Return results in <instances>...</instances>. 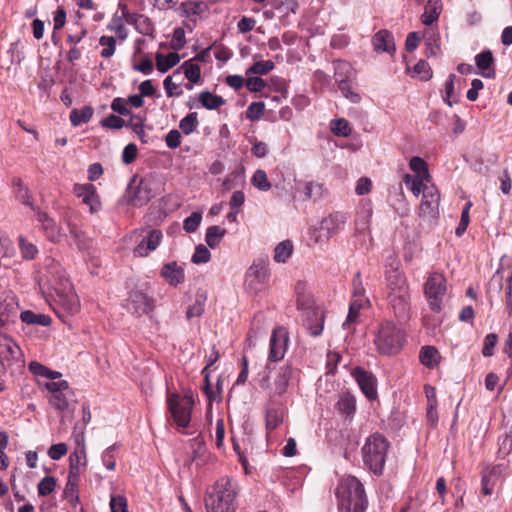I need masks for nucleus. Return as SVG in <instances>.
Masks as SVG:
<instances>
[{
    "label": "nucleus",
    "instance_id": "24",
    "mask_svg": "<svg viewBox=\"0 0 512 512\" xmlns=\"http://www.w3.org/2000/svg\"><path fill=\"white\" fill-rule=\"evenodd\" d=\"M20 355V347L7 335H0V363L10 362Z\"/></svg>",
    "mask_w": 512,
    "mask_h": 512
},
{
    "label": "nucleus",
    "instance_id": "50",
    "mask_svg": "<svg viewBox=\"0 0 512 512\" xmlns=\"http://www.w3.org/2000/svg\"><path fill=\"white\" fill-rule=\"evenodd\" d=\"M365 306L366 305L361 304L359 302L351 301L349 305L348 315L346 317L345 322L343 323L344 329H351V325L356 323L358 320L360 310Z\"/></svg>",
    "mask_w": 512,
    "mask_h": 512
},
{
    "label": "nucleus",
    "instance_id": "17",
    "mask_svg": "<svg viewBox=\"0 0 512 512\" xmlns=\"http://www.w3.org/2000/svg\"><path fill=\"white\" fill-rule=\"evenodd\" d=\"M386 300L397 319L405 321L410 318V291L386 296Z\"/></svg>",
    "mask_w": 512,
    "mask_h": 512
},
{
    "label": "nucleus",
    "instance_id": "13",
    "mask_svg": "<svg viewBox=\"0 0 512 512\" xmlns=\"http://www.w3.org/2000/svg\"><path fill=\"white\" fill-rule=\"evenodd\" d=\"M127 308L137 316L148 314L154 309V299L142 291H131L127 300Z\"/></svg>",
    "mask_w": 512,
    "mask_h": 512
},
{
    "label": "nucleus",
    "instance_id": "59",
    "mask_svg": "<svg viewBox=\"0 0 512 512\" xmlns=\"http://www.w3.org/2000/svg\"><path fill=\"white\" fill-rule=\"evenodd\" d=\"M117 449V444H113L109 446L103 453H102V462L103 465L110 471H113L116 467V460H115V452Z\"/></svg>",
    "mask_w": 512,
    "mask_h": 512
},
{
    "label": "nucleus",
    "instance_id": "22",
    "mask_svg": "<svg viewBox=\"0 0 512 512\" xmlns=\"http://www.w3.org/2000/svg\"><path fill=\"white\" fill-rule=\"evenodd\" d=\"M372 46L377 53L394 54L396 51L394 37L388 30L378 31L372 38Z\"/></svg>",
    "mask_w": 512,
    "mask_h": 512
},
{
    "label": "nucleus",
    "instance_id": "5",
    "mask_svg": "<svg viewBox=\"0 0 512 512\" xmlns=\"http://www.w3.org/2000/svg\"><path fill=\"white\" fill-rule=\"evenodd\" d=\"M389 448L387 439L379 434L370 435L362 448L364 464L376 475H381Z\"/></svg>",
    "mask_w": 512,
    "mask_h": 512
},
{
    "label": "nucleus",
    "instance_id": "3",
    "mask_svg": "<svg viewBox=\"0 0 512 512\" xmlns=\"http://www.w3.org/2000/svg\"><path fill=\"white\" fill-rule=\"evenodd\" d=\"M237 485L228 478L219 479L205 496L207 512H235Z\"/></svg>",
    "mask_w": 512,
    "mask_h": 512
},
{
    "label": "nucleus",
    "instance_id": "7",
    "mask_svg": "<svg viewBox=\"0 0 512 512\" xmlns=\"http://www.w3.org/2000/svg\"><path fill=\"white\" fill-rule=\"evenodd\" d=\"M447 293V281L443 274L432 272L424 284V295L429 308L435 312L442 311L443 301Z\"/></svg>",
    "mask_w": 512,
    "mask_h": 512
},
{
    "label": "nucleus",
    "instance_id": "30",
    "mask_svg": "<svg viewBox=\"0 0 512 512\" xmlns=\"http://www.w3.org/2000/svg\"><path fill=\"white\" fill-rule=\"evenodd\" d=\"M301 192L304 195V200H319L324 193V188L321 183L315 181H307L301 183Z\"/></svg>",
    "mask_w": 512,
    "mask_h": 512
},
{
    "label": "nucleus",
    "instance_id": "1",
    "mask_svg": "<svg viewBox=\"0 0 512 512\" xmlns=\"http://www.w3.org/2000/svg\"><path fill=\"white\" fill-rule=\"evenodd\" d=\"M47 281L56 294L54 301L58 308L55 309V312L59 317L75 315L80 311L79 298L60 264L53 263L48 268Z\"/></svg>",
    "mask_w": 512,
    "mask_h": 512
},
{
    "label": "nucleus",
    "instance_id": "26",
    "mask_svg": "<svg viewBox=\"0 0 512 512\" xmlns=\"http://www.w3.org/2000/svg\"><path fill=\"white\" fill-rule=\"evenodd\" d=\"M189 80L191 83H198L201 77V69L198 64L193 63L192 61H185L179 68H177L173 72V76L175 78L180 79L181 75Z\"/></svg>",
    "mask_w": 512,
    "mask_h": 512
},
{
    "label": "nucleus",
    "instance_id": "44",
    "mask_svg": "<svg viewBox=\"0 0 512 512\" xmlns=\"http://www.w3.org/2000/svg\"><path fill=\"white\" fill-rule=\"evenodd\" d=\"M330 130L335 136L348 137L352 133L349 122L344 118H336L330 121Z\"/></svg>",
    "mask_w": 512,
    "mask_h": 512
},
{
    "label": "nucleus",
    "instance_id": "48",
    "mask_svg": "<svg viewBox=\"0 0 512 512\" xmlns=\"http://www.w3.org/2000/svg\"><path fill=\"white\" fill-rule=\"evenodd\" d=\"M198 125L199 121L197 113L191 112L180 120L179 128L185 135H189L196 130Z\"/></svg>",
    "mask_w": 512,
    "mask_h": 512
},
{
    "label": "nucleus",
    "instance_id": "63",
    "mask_svg": "<svg viewBox=\"0 0 512 512\" xmlns=\"http://www.w3.org/2000/svg\"><path fill=\"white\" fill-rule=\"evenodd\" d=\"M264 108L263 102H253L247 108L246 117L251 121L260 119L264 113Z\"/></svg>",
    "mask_w": 512,
    "mask_h": 512
},
{
    "label": "nucleus",
    "instance_id": "21",
    "mask_svg": "<svg viewBox=\"0 0 512 512\" xmlns=\"http://www.w3.org/2000/svg\"><path fill=\"white\" fill-rule=\"evenodd\" d=\"M162 240L160 230H151L148 235L134 248V255L137 257H145L149 252L154 251Z\"/></svg>",
    "mask_w": 512,
    "mask_h": 512
},
{
    "label": "nucleus",
    "instance_id": "55",
    "mask_svg": "<svg viewBox=\"0 0 512 512\" xmlns=\"http://www.w3.org/2000/svg\"><path fill=\"white\" fill-rule=\"evenodd\" d=\"M184 11L188 16L191 15H203L206 13L208 6L204 2L199 1H188L184 5Z\"/></svg>",
    "mask_w": 512,
    "mask_h": 512
},
{
    "label": "nucleus",
    "instance_id": "43",
    "mask_svg": "<svg viewBox=\"0 0 512 512\" xmlns=\"http://www.w3.org/2000/svg\"><path fill=\"white\" fill-rule=\"evenodd\" d=\"M361 304L367 305L369 300L365 296V289L363 287L361 273L358 271L353 277V293L352 300Z\"/></svg>",
    "mask_w": 512,
    "mask_h": 512
},
{
    "label": "nucleus",
    "instance_id": "25",
    "mask_svg": "<svg viewBox=\"0 0 512 512\" xmlns=\"http://www.w3.org/2000/svg\"><path fill=\"white\" fill-rule=\"evenodd\" d=\"M475 62L480 70V74L485 78H494L495 69L493 67L494 58L489 50L483 51L476 55Z\"/></svg>",
    "mask_w": 512,
    "mask_h": 512
},
{
    "label": "nucleus",
    "instance_id": "32",
    "mask_svg": "<svg viewBox=\"0 0 512 512\" xmlns=\"http://www.w3.org/2000/svg\"><path fill=\"white\" fill-rule=\"evenodd\" d=\"M20 319L28 325H39L44 327L49 326L52 321L49 315L37 314L30 310L22 311Z\"/></svg>",
    "mask_w": 512,
    "mask_h": 512
},
{
    "label": "nucleus",
    "instance_id": "56",
    "mask_svg": "<svg viewBox=\"0 0 512 512\" xmlns=\"http://www.w3.org/2000/svg\"><path fill=\"white\" fill-rule=\"evenodd\" d=\"M126 127L131 128L138 135L142 142H146L144 140V119L142 117L131 115L129 122L126 124Z\"/></svg>",
    "mask_w": 512,
    "mask_h": 512
},
{
    "label": "nucleus",
    "instance_id": "4",
    "mask_svg": "<svg viewBox=\"0 0 512 512\" xmlns=\"http://www.w3.org/2000/svg\"><path fill=\"white\" fill-rule=\"evenodd\" d=\"M405 333L391 321H383L379 324L374 337V344L379 353L383 355H395L403 347Z\"/></svg>",
    "mask_w": 512,
    "mask_h": 512
},
{
    "label": "nucleus",
    "instance_id": "31",
    "mask_svg": "<svg viewBox=\"0 0 512 512\" xmlns=\"http://www.w3.org/2000/svg\"><path fill=\"white\" fill-rule=\"evenodd\" d=\"M292 372L293 370L290 366H283L280 368L274 381L275 394L282 395L286 392Z\"/></svg>",
    "mask_w": 512,
    "mask_h": 512
},
{
    "label": "nucleus",
    "instance_id": "10",
    "mask_svg": "<svg viewBox=\"0 0 512 512\" xmlns=\"http://www.w3.org/2000/svg\"><path fill=\"white\" fill-rule=\"evenodd\" d=\"M289 342V333L283 326L273 329L269 341L268 360L277 362L284 358Z\"/></svg>",
    "mask_w": 512,
    "mask_h": 512
},
{
    "label": "nucleus",
    "instance_id": "15",
    "mask_svg": "<svg viewBox=\"0 0 512 512\" xmlns=\"http://www.w3.org/2000/svg\"><path fill=\"white\" fill-rule=\"evenodd\" d=\"M352 375L363 394L369 400H374L377 398V379L372 373L357 367L353 370Z\"/></svg>",
    "mask_w": 512,
    "mask_h": 512
},
{
    "label": "nucleus",
    "instance_id": "34",
    "mask_svg": "<svg viewBox=\"0 0 512 512\" xmlns=\"http://www.w3.org/2000/svg\"><path fill=\"white\" fill-rule=\"evenodd\" d=\"M419 358L424 366L434 368L439 362L440 355L435 347L424 346L420 350Z\"/></svg>",
    "mask_w": 512,
    "mask_h": 512
},
{
    "label": "nucleus",
    "instance_id": "14",
    "mask_svg": "<svg viewBox=\"0 0 512 512\" xmlns=\"http://www.w3.org/2000/svg\"><path fill=\"white\" fill-rule=\"evenodd\" d=\"M423 199L420 204V215L434 217L438 212L440 194L433 184L424 186Z\"/></svg>",
    "mask_w": 512,
    "mask_h": 512
},
{
    "label": "nucleus",
    "instance_id": "57",
    "mask_svg": "<svg viewBox=\"0 0 512 512\" xmlns=\"http://www.w3.org/2000/svg\"><path fill=\"white\" fill-rule=\"evenodd\" d=\"M55 487V478L52 476H46L37 485L38 494L40 496H47L54 491Z\"/></svg>",
    "mask_w": 512,
    "mask_h": 512
},
{
    "label": "nucleus",
    "instance_id": "6",
    "mask_svg": "<svg viewBox=\"0 0 512 512\" xmlns=\"http://www.w3.org/2000/svg\"><path fill=\"white\" fill-rule=\"evenodd\" d=\"M346 217L341 213L329 214L309 230V239L314 245H326L329 240L343 230Z\"/></svg>",
    "mask_w": 512,
    "mask_h": 512
},
{
    "label": "nucleus",
    "instance_id": "16",
    "mask_svg": "<svg viewBox=\"0 0 512 512\" xmlns=\"http://www.w3.org/2000/svg\"><path fill=\"white\" fill-rule=\"evenodd\" d=\"M73 192L85 205L89 207L91 213H96L100 210L101 202L94 185L89 183L75 184Z\"/></svg>",
    "mask_w": 512,
    "mask_h": 512
},
{
    "label": "nucleus",
    "instance_id": "54",
    "mask_svg": "<svg viewBox=\"0 0 512 512\" xmlns=\"http://www.w3.org/2000/svg\"><path fill=\"white\" fill-rule=\"evenodd\" d=\"M409 167L412 171L417 173V175H421L423 178L430 179L427 164L421 157H412L409 162Z\"/></svg>",
    "mask_w": 512,
    "mask_h": 512
},
{
    "label": "nucleus",
    "instance_id": "39",
    "mask_svg": "<svg viewBox=\"0 0 512 512\" xmlns=\"http://www.w3.org/2000/svg\"><path fill=\"white\" fill-rule=\"evenodd\" d=\"M28 368L34 375L45 377L51 380L59 379L62 376L60 372L51 370L36 361L30 362Z\"/></svg>",
    "mask_w": 512,
    "mask_h": 512
},
{
    "label": "nucleus",
    "instance_id": "27",
    "mask_svg": "<svg viewBox=\"0 0 512 512\" xmlns=\"http://www.w3.org/2000/svg\"><path fill=\"white\" fill-rule=\"evenodd\" d=\"M86 464V451L84 445L72 452L69 456V472L70 475L80 476Z\"/></svg>",
    "mask_w": 512,
    "mask_h": 512
},
{
    "label": "nucleus",
    "instance_id": "11",
    "mask_svg": "<svg viewBox=\"0 0 512 512\" xmlns=\"http://www.w3.org/2000/svg\"><path fill=\"white\" fill-rule=\"evenodd\" d=\"M299 311L302 313L303 324L309 334L319 336L324 327V311L315 304L299 309Z\"/></svg>",
    "mask_w": 512,
    "mask_h": 512
},
{
    "label": "nucleus",
    "instance_id": "37",
    "mask_svg": "<svg viewBox=\"0 0 512 512\" xmlns=\"http://www.w3.org/2000/svg\"><path fill=\"white\" fill-rule=\"evenodd\" d=\"M155 59L157 69L162 73L168 71L180 62V56L175 52H171L166 56L161 53H157Z\"/></svg>",
    "mask_w": 512,
    "mask_h": 512
},
{
    "label": "nucleus",
    "instance_id": "46",
    "mask_svg": "<svg viewBox=\"0 0 512 512\" xmlns=\"http://www.w3.org/2000/svg\"><path fill=\"white\" fill-rule=\"evenodd\" d=\"M78 483H79V476L68 474L67 483H66V486L64 489V496L73 505L79 500L78 494H77Z\"/></svg>",
    "mask_w": 512,
    "mask_h": 512
},
{
    "label": "nucleus",
    "instance_id": "45",
    "mask_svg": "<svg viewBox=\"0 0 512 512\" xmlns=\"http://www.w3.org/2000/svg\"><path fill=\"white\" fill-rule=\"evenodd\" d=\"M205 302L206 294L198 292L196 294L194 303L187 309L186 318L190 320L194 317L201 316L204 312Z\"/></svg>",
    "mask_w": 512,
    "mask_h": 512
},
{
    "label": "nucleus",
    "instance_id": "61",
    "mask_svg": "<svg viewBox=\"0 0 512 512\" xmlns=\"http://www.w3.org/2000/svg\"><path fill=\"white\" fill-rule=\"evenodd\" d=\"M496 475V468H493L488 474H483L481 478V492L484 495H491L494 490L495 483L492 478Z\"/></svg>",
    "mask_w": 512,
    "mask_h": 512
},
{
    "label": "nucleus",
    "instance_id": "47",
    "mask_svg": "<svg viewBox=\"0 0 512 512\" xmlns=\"http://www.w3.org/2000/svg\"><path fill=\"white\" fill-rule=\"evenodd\" d=\"M19 250L21 256L26 260H32L38 254L37 246L23 236L19 237Z\"/></svg>",
    "mask_w": 512,
    "mask_h": 512
},
{
    "label": "nucleus",
    "instance_id": "41",
    "mask_svg": "<svg viewBox=\"0 0 512 512\" xmlns=\"http://www.w3.org/2000/svg\"><path fill=\"white\" fill-rule=\"evenodd\" d=\"M336 408L341 414H353L356 408L355 398L349 393H343L336 403Z\"/></svg>",
    "mask_w": 512,
    "mask_h": 512
},
{
    "label": "nucleus",
    "instance_id": "62",
    "mask_svg": "<svg viewBox=\"0 0 512 512\" xmlns=\"http://www.w3.org/2000/svg\"><path fill=\"white\" fill-rule=\"evenodd\" d=\"M211 258L208 248L202 244L198 245L192 256V262L195 264L207 263Z\"/></svg>",
    "mask_w": 512,
    "mask_h": 512
},
{
    "label": "nucleus",
    "instance_id": "20",
    "mask_svg": "<svg viewBox=\"0 0 512 512\" xmlns=\"http://www.w3.org/2000/svg\"><path fill=\"white\" fill-rule=\"evenodd\" d=\"M160 275L173 287H177L185 281L184 269L176 261L164 264L161 268Z\"/></svg>",
    "mask_w": 512,
    "mask_h": 512
},
{
    "label": "nucleus",
    "instance_id": "8",
    "mask_svg": "<svg viewBox=\"0 0 512 512\" xmlns=\"http://www.w3.org/2000/svg\"><path fill=\"white\" fill-rule=\"evenodd\" d=\"M193 406L194 401L191 395L172 394L168 398V408L173 421L181 428L188 427Z\"/></svg>",
    "mask_w": 512,
    "mask_h": 512
},
{
    "label": "nucleus",
    "instance_id": "52",
    "mask_svg": "<svg viewBox=\"0 0 512 512\" xmlns=\"http://www.w3.org/2000/svg\"><path fill=\"white\" fill-rule=\"evenodd\" d=\"M275 65L271 60L257 61L246 72L247 75H266L274 69Z\"/></svg>",
    "mask_w": 512,
    "mask_h": 512
},
{
    "label": "nucleus",
    "instance_id": "51",
    "mask_svg": "<svg viewBox=\"0 0 512 512\" xmlns=\"http://www.w3.org/2000/svg\"><path fill=\"white\" fill-rule=\"evenodd\" d=\"M411 76L418 77L422 81H428L432 78V70L430 65L426 61L420 60L414 66Z\"/></svg>",
    "mask_w": 512,
    "mask_h": 512
},
{
    "label": "nucleus",
    "instance_id": "58",
    "mask_svg": "<svg viewBox=\"0 0 512 512\" xmlns=\"http://www.w3.org/2000/svg\"><path fill=\"white\" fill-rule=\"evenodd\" d=\"M173 78L175 77L172 75L164 79L163 85L165 93L168 97H179L182 95L183 91L180 88V83L173 82Z\"/></svg>",
    "mask_w": 512,
    "mask_h": 512
},
{
    "label": "nucleus",
    "instance_id": "36",
    "mask_svg": "<svg viewBox=\"0 0 512 512\" xmlns=\"http://www.w3.org/2000/svg\"><path fill=\"white\" fill-rule=\"evenodd\" d=\"M294 250L292 241L284 240L280 242L274 249L273 259L277 263H286L291 257Z\"/></svg>",
    "mask_w": 512,
    "mask_h": 512
},
{
    "label": "nucleus",
    "instance_id": "2",
    "mask_svg": "<svg viewBox=\"0 0 512 512\" xmlns=\"http://www.w3.org/2000/svg\"><path fill=\"white\" fill-rule=\"evenodd\" d=\"M340 512H365L368 500L362 483L354 476H345L336 488Z\"/></svg>",
    "mask_w": 512,
    "mask_h": 512
},
{
    "label": "nucleus",
    "instance_id": "28",
    "mask_svg": "<svg viewBox=\"0 0 512 512\" xmlns=\"http://www.w3.org/2000/svg\"><path fill=\"white\" fill-rule=\"evenodd\" d=\"M403 181L406 187L415 195L419 196L421 192H424V186L429 185V178H423L421 175H410L405 174Z\"/></svg>",
    "mask_w": 512,
    "mask_h": 512
},
{
    "label": "nucleus",
    "instance_id": "53",
    "mask_svg": "<svg viewBox=\"0 0 512 512\" xmlns=\"http://www.w3.org/2000/svg\"><path fill=\"white\" fill-rule=\"evenodd\" d=\"M99 44L103 46L101 51V56L103 58H110L115 53L116 49V40L111 36H101L99 39Z\"/></svg>",
    "mask_w": 512,
    "mask_h": 512
},
{
    "label": "nucleus",
    "instance_id": "29",
    "mask_svg": "<svg viewBox=\"0 0 512 512\" xmlns=\"http://www.w3.org/2000/svg\"><path fill=\"white\" fill-rule=\"evenodd\" d=\"M442 4L440 0H429L422 14V23L424 25L433 24L441 13Z\"/></svg>",
    "mask_w": 512,
    "mask_h": 512
},
{
    "label": "nucleus",
    "instance_id": "18",
    "mask_svg": "<svg viewBox=\"0 0 512 512\" xmlns=\"http://www.w3.org/2000/svg\"><path fill=\"white\" fill-rule=\"evenodd\" d=\"M269 279V273L264 267L251 266L246 274L245 285L249 292L262 291Z\"/></svg>",
    "mask_w": 512,
    "mask_h": 512
},
{
    "label": "nucleus",
    "instance_id": "12",
    "mask_svg": "<svg viewBox=\"0 0 512 512\" xmlns=\"http://www.w3.org/2000/svg\"><path fill=\"white\" fill-rule=\"evenodd\" d=\"M119 8L122 12V18L125 19L127 24L133 25L134 28L142 35L153 36L154 25L147 16L131 13L125 4H119Z\"/></svg>",
    "mask_w": 512,
    "mask_h": 512
},
{
    "label": "nucleus",
    "instance_id": "49",
    "mask_svg": "<svg viewBox=\"0 0 512 512\" xmlns=\"http://www.w3.org/2000/svg\"><path fill=\"white\" fill-rule=\"evenodd\" d=\"M251 183L256 189L263 192H266L271 188V183L268 180L267 174L262 169L255 171L251 178Z\"/></svg>",
    "mask_w": 512,
    "mask_h": 512
},
{
    "label": "nucleus",
    "instance_id": "33",
    "mask_svg": "<svg viewBox=\"0 0 512 512\" xmlns=\"http://www.w3.org/2000/svg\"><path fill=\"white\" fill-rule=\"evenodd\" d=\"M295 293L297 296V309L306 308L314 304V300L308 292V287L305 282L299 281L295 286Z\"/></svg>",
    "mask_w": 512,
    "mask_h": 512
},
{
    "label": "nucleus",
    "instance_id": "40",
    "mask_svg": "<svg viewBox=\"0 0 512 512\" xmlns=\"http://www.w3.org/2000/svg\"><path fill=\"white\" fill-rule=\"evenodd\" d=\"M225 234L226 230L224 228L218 225L210 226L206 231L205 241L210 248H216Z\"/></svg>",
    "mask_w": 512,
    "mask_h": 512
},
{
    "label": "nucleus",
    "instance_id": "60",
    "mask_svg": "<svg viewBox=\"0 0 512 512\" xmlns=\"http://www.w3.org/2000/svg\"><path fill=\"white\" fill-rule=\"evenodd\" d=\"M202 221L201 212H193L189 217L184 220L183 228L187 233L195 232Z\"/></svg>",
    "mask_w": 512,
    "mask_h": 512
},
{
    "label": "nucleus",
    "instance_id": "38",
    "mask_svg": "<svg viewBox=\"0 0 512 512\" xmlns=\"http://www.w3.org/2000/svg\"><path fill=\"white\" fill-rule=\"evenodd\" d=\"M93 108L90 106H84L81 109H73L70 112V121L74 127L81 124L87 123L93 116Z\"/></svg>",
    "mask_w": 512,
    "mask_h": 512
},
{
    "label": "nucleus",
    "instance_id": "19",
    "mask_svg": "<svg viewBox=\"0 0 512 512\" xmlns=\"http://www.w3.org/2000/svg\"><path fill=\"white\" fill-rule=\"evenodd\" d=\"M351 71V67L347 62L338 61L335 63V76L336 81L338 82V88L342 92V94L349 99L353 103H358L360 101L359 94L353 92L351 90L350 83L341 76V73L348 74Z\"/></svg>",
    "mask_w": 512,
    "mask_h": 512
},
{
    "label": "nucleus",
    "instance_id": "35",
    "mask_svg": "<svg viewBox=\"0 0 512 512\" xmlns=\"http://www.w3.org/2000/svg\"><path fill=\"white\" fill-rule=\"evenodd\" d=\"M201 105L208 110H215L225 104V100L218 95H214L209 91H202L198 96Z\"/></svg>",
    "mask_w": 512,
    "mask_h": 512
},
{
    "label": "nucleus",
    "instance_id": "23",
    "mask_svg": "<svg viewBox=\"0 0 512 512\" xmlns=\"http://www.w3.org/2000/svg\"><path fill=\"white\" fill-rule=\"evenodd\" d=\"M36 220L41 224L42 230L50 241H59L61 231L54 219L50 218L46 212L37 211Z\"/></svg>",
    "mask_w": 512,
    "mask_h": 512
},
{
    "label": "nucleus",
    "instance_id": "9",
    "mask_svg": "<svg viewBox=\"0 0 512 512\" xmlns=\"http://www.w3.org/2000/svg\"><path fill=\"white\" fill-rule=\"evenodd\" d=\"M385 284L386 296L409 291L406 277L404 273L399 270V262L395 258H391V261L387 264Z\"/></svg>",
    "mask_w": 512,
    "mask_h": 512
},
{
    "label": "nucleus",
    "instance_id": "64",
    "mask_svg": "<svg viewBox=\"0 0 512 512\" xmlns=\"http://www.w3.org/2000/svg\"><path fill=\"white\" fill-rule=\"evenodd\" d=\"M111 512H128L127 499L122 495L111 496Z\"/></svg>",
    "mask_w": 512,
    "mask_h": 512
},
{
    "label": "nucleus",
    "instance_id": "42",
    "mask_svg": "<svg viewBox=\"0 0 512 512\" xmlns=\"http://www.w3.org/2000/svg\"><path fill=\"white\" fill-rule=\"evenodd\" d=\"M12 184L14 187V192L16 197L26 206L32 207V197L29 193L28 188L23 184V181L20 178H14L12 180Z\"/></svg>",
    "mask_w": 512,
    "mask_h": 512
}]
</instances>
